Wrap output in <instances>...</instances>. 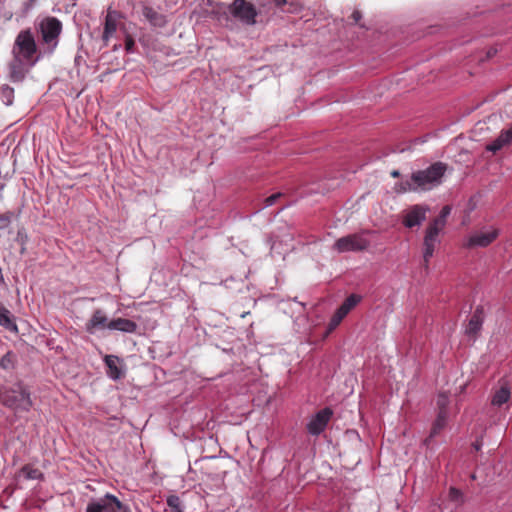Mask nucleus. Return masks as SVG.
<instances>
[{
    "instance_id": "nucleus-1",
    "label": "nucleus",
    "mask_w": 512,
    "mask_h": 512,
    "mask_svg": "<svg viewBox=\"0 0 512 512\" xmlns=\"http://www.w3.org/2000/svg\"><path fill=\"white\" fill-rule=\"evenodd\" d=\"M447 165L435 162L428 168L413 172L410 178L400 181L396 191L400 193L429 191L441 184Z\"/></svg>"
},
{
    "instance_id": "nucleus-2",
    "label": "nucleus",
    "mask_w": 512,
    "mask_h": 512,
    "mask_svg": "<svg viewBox=\"0 0 512 512\" xmlns=\"http://www.w3.org/2000/svg\"><path fill=\"white\" fill-rule=\"evenodd\" d=\"M0 403L15 413L28 412L33 405L31 394L22 382L0 387Z\"/></svg>"
},
{
    "instance_id": "nucleus-3",
    "label": "nucleus",
    "mask_w": 512,
    "mask_h": 512,
    "mask_svg": "<svg viewBox=\"0 0 512 512\" xmlns=\"http://www.w3.org/2000/svg\"><path fill=\"white\" fill-rule=\"evenodd\" d=\"M451 210V206L445 205L439 215L434 218L426 228L423 240V260L426 269L428 268L430 258L433 256L435 245L439 242V233L445 228Z\"/></svg>"
},
{
    "instance_id": "nucleus-4",
    "label": "nucleus",
    "mask_w": 512,
    "mask_h": 512,
    "mask_svg": "<svg viewBox=\"0 0 512 512\" xmlns=\"http://www.w3.org/2000/svg\"><path fill=\"white\" fill-rule=\"evenodd\" d=\"M37 31L40 34L42 43L53 51L59 42V37L62 32V22L53 16L44 17L37 26Z\"/></svg>"
},
{
    "instance_id": "nucleus-5",
    "label": "nucleus",
    "mask_w": 512,
    "mask_h": 512,
    "mask_svg": "<svg viewBox=\"0 0 512 512\" xmlns=\"http://www.w3.org/2000/svg\"><path fill=\"white\" fill-rule=\"evenodd\" d=\"M37 51L35 38L30 29L22 30L17 35L12 49L13 56L23 58L29 66H33L36 60L33 59Z\"/></svg>"
},
{
    "instance_id": "nucleus-6",
    "label": "nucleus",
    "mask_w": 512,
    "mask_h": 512,
    "mask_svg": "<svg viewBox=\"0 0 512 512\" xmlns=\"http://www.w3.org/2000/svg\"><path fill=\"white\" fill-rule=\"evenodd\" d=\"M229 13L246 25H254L258 15L255 6L247 0H234L228 6Z\"/></svg>"
},
{
    "instance_id": "nucleus-7",
    "label": "nucleus",
    "mask_w": 512,
    "mask_h": 512,
    "mask_svg": "<svg viewBox=\"0 0 512 512\" xmlns=\"http://www.w3.org/2000/svg\"><path fill=\"white\" fill-rule=\"evenodd\" d=\"M369 241L362 234L354 233L339 238L333 245L338 253L359 252L368 248Z\"/></svg>"
},
{
    "instance_id": "nucleus-8",
    "label": "nucleus",
    "mask_w": 512,
    "mask_h": 512,
    "mask_svg": "<svg viewBox=\"0 0 512 512\" xmlns=\"http://www.w3.org/2000/svg\"><path fill=\"white\" fill-rule=\"evenodd\" d=\"M124 18L125 16L122 12L113 9L111 6L107 8L101 37L104 46H108L110 39L115 35Z\"/></svg>"
},
{
    "instance_id": "nucleus-9",
    "label": "nucleus",
    "mask_w": 512,
    "mask_h": 512,
    "mask_svg": "<svg viewBox=\"0 0 512 512\" xmlns=\"http://www.w3.org/2000/svg\"><path fill=\"white\" fill-rule=\"evenodd\" d=\"M123 504L112 494H106L97 501L88 503L86 512H118Z\"/></svg>"
},
{
    "instance_id": "nucleus-10",
    "label": "nucleus",
    "mask_w": 512,
    "mask_h": 512,
    "mask_svg": "<svg viewBox=\"0 0 512 512\" xmlns=\"http://www.w3.org/2000/svg\"><path fill=\"white\" fill-rule=\"evenodd\" d=\"M332 415L333 411L328 407L318 411L307 424V431L311 435L318 436L325 430Z\"/></svg>"
},
{
    "instance_id": "nucleus-11",
    "label": "nucleus",
    "mask_w": 512,
    "mask_h": 512,
    "mask_svg": "<svg viewBox=\"0 0 512 512\" xmlns=\"http://www.w3.org/2000/svg\"><path fill=\"white\" fill-rule=\"evenodd\" d=\"M429 208L425 205L416 204L411 206L403 215L402 223L407 228L419 226L426 220Z\"/></svg>"
},
{
    "instance_id": "nucleus-12",
    "label": "nucleus",
    "mask_w": 512,
    "mask_h": 512,
    "mask_svg": "<svg viewBox=\"0 0 512 512\" xmlns=\"http://www.w3.org/2000/svg\"><path fill=\"white\" fill-rule=\"evenodd\" d=\"M498 235L499 231L496 228H491L485 231H477L468 238L465 246L467 248L487 247L496 240Z\"/></svg>"
},
{
    "instance_id": "nucleus-13",
    "label": "nucleus",
    "mask_w": 512,
    "mask_h": 512,
    "mask_svg": "<svg viewBox=\"0 0 512 512\" xmlns=\"http://www.w3.org/2000/svg\"><path fill=\"white\" fill-rule=\"evenodd\" d=\"M137 7L140 8L143 17L150 23L151 26L163 28L167 24L166 16L155 10L148 3L143 1L139 2ZM134 8H136V6Z\"/></svg>"
},
{
    "instance_id": "nucleus-14",
    "label": "nucleus",
    "mask_w": 512,
    "mask_h": 512,
    "mask_svg": "<svg viewBox=\"0 0 512 512\" xmlns=\"http://www.w3.org/2000/svg\"><path fill=\"white\" fill-rule=\"evenodd\" d=\"M109 322L106 313L102 309H96L85 323V330L89 334H94L99 330L109 329Z\"/></svg>"
},
{
    "instance_id": "nucleus-15",
    "label": "nucleus",
    "mask_w": 512,
    "mask_h": 512,
    "mask_svg": "<svg viewBox=\"0 0 512 512\" xmlns=\"http://www.w3.org/2000/svg\"><path fill=\"white\" fill-rule=\"evenodd\" d=\"M484 321V312L482 307H477L471 315L465 329V333L472 339H476Z\"/></svg>"
},
{
    "instance_id": "nucleus-16",
    "label": "nucleus",
    "mask_w": 512,
    "mask_h": 512,
    "mask_svg": "<svg viewBox=\"0 0 512 512\" xmlns=\"http://www.w3.org/2000/svg\"><path fill=\"white\" fill-rule=\"evenodd\" d=\"M25 60L18 56H13L9 64V77L13 82H21L27 73Z\"/></svg>"
},
{
    "instance_id": "nucleus-17",
    "label": "nucleus",
    "mask_w": 512,
    "mask_h": 512,
    "mask_svg": "<svg viewBox=\"0 0 512 512\" xmlns=\"http://www.w3.org/2000/svg\"><path fill=\"white\" fill-rule=\"evenodd\" d=\"M511 398L510 387L507 382H502L499 388L495 389L491 397V404L496 407H501L507 403Z\"/></svg>"
},
{
    "instance_id": "nucleus-18",
    "label": "nucleus",
    "mask_w": 512,
    "mask_h": 512,
    "mask_svg": "<svg viewBox=\"0 0 512 512\" xmlns=\"http://www.w3.org/2000/svg\"><path fill=\"white\" fill-rule=\"evenodd\" d=\"M109 330H117L125 333H134L137 330V324L126 318H115L109 322Z\"/></svg>"
},
{
    "instance_id": "nucleus-19",
    "label": "nucleus",
    "mask_w": 512,
    "mask_h": 512,
    "mask_svg": "<svg viewBox=\"0 0 512 512\" xmlns=\"http://www.w3.org/2000/svg\"><path fill=\"white\" fill-rule=\"evenodd\" d=\"M120 359L114 355H106L104 362L107 366V375L113 379L118 380L123 376L121 369L118 367Z\"/></svg>"
},
{
    "instance_id": "nucleus-20",
    "label": "nucleus",
    "mask_w": 512,
    "mask_h": 512,
    "mask_svg": "<svg viewBox=\"0 0 512 512\" xmlns=\"http://www.w3.org/2000/svg\"><path fill=\"white\" fill-rule=\"evenodd\" d=\"M361 300L362 297L360 295L351 294L344 300L338 309L347 316L349 312L361 302Z\"/></svg>"
},
{
    "instance_id": "nucleus-21",
    "label": "nucleus",
    "mask_w": 512,
    "mask_h": 512,
    "mask_svg": "<svg viewBox=\"0 0 512 512\" xmlns=\"http://www.w3.org/2000/svg\"><path fill=\"white\" fill-rule=\"evenodd\" d=\"M448 413L438 412L437 418L433 423L429 438L436 436L446 425Z\"/></svg>"
},
{
    "instance_id": "nucleus-22",
    "label": "nucleus",
    "mask_w": 512,
    "mask_h": 512,
    "mask_svg": "<svg viewBox=\"0 0 512 512\" xmlns=\"http://www.w3.org/2000/svg\"><path fill=\"white\" fill-rule=\"evenodd\" d=\"M21 473L29 480H41L43 479V473L30 464H26L21 468Z\"/></svg>"
},
{
    "instance_id": "nucleus-23",
    "label": "nucleus",
    "mask_w": 512,
    "mask_h": 512,
    "mask_svg": "<svg viewBox=\"0 0 512 512\" xmlns=\"http://www.w3.org/2000/svg\"><path fill=\"white\" fill-rule=\"evenodd\" d=\"M0 325L5 327L8 330H16L17 329L16 325L13 323V321L10 317V312L1 305H0Z\"/></svg>"
},
{
    "instance_id": "nucleus-24",
    "label": "nucleus",
    "mask_w": 512,
    "mask_h": 512,
    "mask_svg": "<svg viewBox=\"0 0 512 512\" xmlns=\"http://www.w3.org/2000/svg\"><path fill=\"white\" fill-rule=\"evenodd\" d=\"M345 317L346 315L337 309L329 321L327 333H331L333 330H335Z\"/></svg>"
},
{
    "instance_id": "nucleus-25",
    "label": "nucleus",
    "mask_w": 512,
    "mask_h": 512,
    "mask_svg": "<svg viewBox=\"0 0 512 512\" xmlns=\"http://www.w3.org/2000/svg\"><path fill=\"white\" fill-rule=\"evenodd\" d=\"M345 317L346 315L337 309L329 321L327 333H331L333 330H335Z\"/></svg>"
},
{
    "instance_id": "nucleus-26",
    "label": "nucleus",
    "mask_w": 512,
    "mask_h": 512,
    "mask_svg": "<svg viewBox=\"0 0 512 512\" xmlns=\"http://www.w3.org/2000/svg\"><path fill=\"white\" fill-rule=\"evenodd\" d=\"M0 96L5 105H11L14 99V89L8 85H3L0 90Z\"/></svg>"
},
{
    "instance_id": "nucleus-27",
    "label": "nucleus",
    "mask_w": 512,
    "mask_h": 512,
    "mask_svg": "<svg viewBox=\"0 0 512 512\" xmlns=\"http://www.w3.org/2000/svg\"><path fill=\"white\" fill-rule=\"evenodd\" d=\"M168 512H183L181 508V500L176 495H171L167 498Z\"/></svg>"
},
{
    "instance_id": "nucleus-28",
    "label": "nucleus",
    "mask_w": 512,
    "mask_h": 512,
    "mask_svg": "<svg viewBox=\"0 0 512 512\" xmlns=\"http://www.w3.org/2000/svg\"><path fill=\"white\" fill-rule=\"evenodd\" d=\"M15 355L12 352H7L0 360V367L4 370H11L14 368Z\"/></svg>"
},
{
    "instance_id": "nucleus-29",
    "label": "nucleus",
    "mask_w": 512,
    "mask_h": 512,
    "mask_svg": "<svg viewBox=\"0 0 512 512\" xmlns=\"http://www.w3.org/2000/svg\"><path fill=\"white\" fill-rule=\"evenodd\" d=\"M12 215L13 214L11 212L0 214V237L9 228L11 224Z\"/></svg>"
},
{
    "instance_id": "nucleus-30",
    "label": "nucleus",
    "mask_w": 512,
    "mask_h": 512,
    "mask_svg": "<svg viewBox=\"0 0 512 512\" xmlns=\"http://www.w3.org/2000/svg\"><path fill=\"white\" fill-rule=\"evenodd\" d=\"M437 408H438V412H444V413H448L447 412V407H448V404H449V397L446 393H439L438 394V397H437Z\"/></svg>"
},
{
    "instance_id": "nucleus-31",
    "label": "nucleus",
    "mask_w": 512,
    "mask_h": 512,
    "mask_svg": "<svg viewBox=\"0 0 512 512\" xmlns=\"http://www.w3.org/2000/svg\"><path fill=\"white\" fill-rule=\"evenodd\" d=\"M449 499L453 502L462 503L463 502V494L459 489H457L455 487H451L449 489Z\"/></svg>"
},
{
    "instance_id": "nucleus-32",
    "label": "nucleus",
    "mask_w": 512,
    "mask_h": 512,
    "mask_svg": "<svg viewBox=\"0 0 512 512\" xmlns=\"http://www.w3.org/2000/svg\"><path fill=\"white\" fill-rule=\"evenodd\" d=\"M506 144H505V140H503L500 136L495 139L491 144H489L487 146V150L489 151H492V152H497L499 151L502 147H504Z\"/></svg>"
},
{
    "instance_id": "nucleus-33",
    "label": "nucleus",
    "mask_w": 512,
    "mask_h": 512,
    "mask_svg": "<svg viewBox=\"0 0 512 512\" xmlns=\"http://www.w3.org/2000/svg\"><path fill=\"white\" fill-rule=\"evenodd\" d=\"M135 40L130 34H126L125 36V50L128 53H132L134 51Z\"/></svg>"
},
{
    "instance_id": "nucleus-34",
    "label": "nucleus",
    "mask_w": 512,
    "mask_h": 512,
    "mask_svg": "<svg viewBox=\"0 0 512 512\" xmlns=\"http://www.w3.org/2000/svg\"><path fill=\"white\" fill-rule=\"evenodd\" d=\"M282 195L283 194L280 192L270 195L264 201L265 206L268 207L274 205L277 202V200L282 197Z\"/></svg>"
},
{
    "instance_id": "nucleus-35",
    "label": "nucleus",
    "mask_w": 512,
    "mask_h": 512,
    "mask_svg": "<svg viewBox=\"0 0 512 512\" xmlns=\"http://www.w3.org/2000/svg\"><path fill=\"white\" fill-rule=\"evenodd\" d=\"M499 136L505 140L506 145L510 144L512 142V127L508 130L502 131Z\"/></svg>"
},
{
    "instance_id": "nucleus-36",
    "label": "nucleus",
    "mask_w": 512,
    "mask_h": 512,
    "mask_svg": "<svg viewBox=\"0 0 512 512\" xmlns=\"http://www.w3.org/2000/svg\"><path fill=\"white\" fill-rule=\"evenodd\" d=\"M361 18H362V14L358 10L353 11V13L351 14V19L353 20L354 24H359Z\"/></svg>"
},
{
    "instance_id": "nucleus-37",
    "label": "nucleus",
    "mask_w": 512,
    "mask_h": 512,
    "mask_svg": "<svg viewBox=\"0 0 512 512\" xmlns=\"http://www.w3.org/2000/svg\"><path fill=\"white\" fill-rule=\"evenodd\" d=\"M274 4L278 7H281L287 3V0H273Z\"/></svg>"
},
{
    "instance_id": "nucleus-38",
    "label": "nucleus",
    "mask_w": 512,
    "mask_h": 512,
    "mask_svg": "<svg viewBox=\"0 0 512 512\" xmlns=\"http://www.w3.org/2000/svg\"><path fill=\"white\" fill-rule=\"evenodd\" d=\"M391 176H392L393 178H397V177H399V176H400V172H399L398 170H393V171L391 172Z\"/></svg>"
},
{
    "instance_id": "nucleus-39",
    "label": "nucleus",
    "mask_w": 512,
    "mask_h": 512,
    "mask_svg": "<svg viewBox=\"0 0 512 512\" xmlns=\"http://www.w3.org/2000/svg\"><path fill=\"white\" fill-rule=\"evenodd\" d=\"M474 448H475V450H476V451L480 450V448H481V444H480L479 442H476V443L474 444Z\"/></svg>"
},
{
    "instance_id": "nucleus-40",
    "label": "nucleus",
    "mask_w": 512,
    "mask_h": 512,
    "mask_svg": "<svg viewBox=\"0 0 512 512\" xmlns=\"http://www.w3.org/2000/svg\"><path fill=\"white\" fill-rule=\"evenodd\" d=\"M35 2H36V0H29L28 5H29V6H32V5H34V3H35Z\"/></svg>"
},
{
    "instance_id": "nucleus-41",
    "label": "nucleus",
    "mask_w": 512,
    "mask_h": 512,
    "mask_svg": "<svg viewBox=\"0 0 512 512\" xmlns=\"http://www.w3.org/2000/svg\"><path fill=\"white\" fill-rule=\"evenodd\" d=\"M119 47H120V45H117V44H116V45H114V48H113V49H114V50H117Z\"/></svg>"
}]
</instances>
